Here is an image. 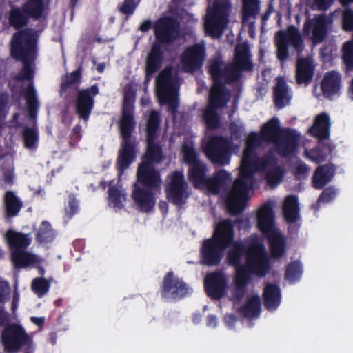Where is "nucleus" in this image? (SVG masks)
I'll list each match as a JSON object with an SVG mask.
<instances>
[{"instance_id": "1", "label": "nucleus", "mask_w": 353, "mask_h": 353, "mask_svg": "<svg viewBox=\"0 0 353 353\" xmlns=\"http://www.w3.org/2000/svg\"><path fill=\"white\" fill-rule=\"evenodd\" d=\"M279 121L274 118L263 125L260 134L254 132L249 134L239 168V177L225 196L226 206L230 214L241 213L245 208L248 190L254 185V172L264 173L268 184L272 187L281 181L283 171L276 165L272 155L258 159L254 152L261 141H265L274 143L278 153L282 156L293 154L296 150L299 135L294 132L285 138L279 139Z\"/></svg>"}, {"instance_id": "2", "label": "nucleus", "mask_w": 353, "mask_h": 353, "mask_svg": "<svg viewBox=\"0 0 353 353\" xmlns=\"http://www.w3.org/2000/svg\"><path fill=\"white\" fill-rule=\"evenodd\" d=\"M234 236L231 221L225 220L219 223L212 237L203 241L201 261L208 265L219 264L224 250L231 245L227 258L229 263L235 268L236 274L228 289V296L232 300H239L244 295L250 274L264 276L269 270V262L265 246L258 235L250 236L243 245L233 242Z\"/></svg>"}, {"instance_id": "3", "label": "nucleus", "mask_w": 353, "mask_h": 353, "mask_svg": "<svg viewBox=\"0 0 353 353\" xmlns=\"http://www.w3.org/2000/svg\"><path fill=\"white\" fill-rule=\"evenodd\" d=\"M158 124V113L152 111L147 122L148 150L138 167L137 182L134 183L132 192L135 205L143 212H148L154 208V194L159 191L161 183L159 173L153 169L154 164L160 162L163 158L161 148L156 143Z\"/></svg>"}, {"instance_id": "4", "label": "nucleus", "mask_w": 353, "mask_h": 353, "mask_svg": "<svg viewBox=\"0 0 353 353\" xmlns=\"http://www.w3.org/2000/svg\"><path fill=\"white\" fill-rule=\"evenodd\" d=\"M249 57L248 46L239 44L236 47L234 63L225 65L219 59L210 61L209 72L214 85L210 94V104L204 112V118L208 128H214L218 123L214 108L225 105L230 100V93L225 90L223 84L236 81L242 70H251L252 65Z\"/></svg>"}, {"instance_id": "5", "label": "nucleus", "mask_w": 353, "mask_h": 353, "mask_svg": "<svg viewBox=\"0 0 353 353\" xmlns=\"http://www.w3.org/2000/svg\"><path fill=\"white\" fill-rule=\"evenodd\" d=\"M37 37L35 31L26 30L14 35L11 46L12 57L21 61L23 68L19 74L10 81V85L14 91H21L25 94L31 116L38 107L36 91L32 82L34 77V61L37 57Z\"/></svg>"}, {"instance_id": "6", "label": "nucleus", "mask_w": 353, "mask_h": 353, "mask_svg": "<svg viewBox=\"0 0 353 353\" xmlns=\"http://www.w3.org/2000/svg\"><path fill=\"white\" fill-rule=\"evenodd\" d=\"M181 153L183 161L190 165L189 179L196 188L206 189L211 194H217L231 182L230 174L224 170H220L212 178H207L205 166L198 159L191 143L184 144Z\"/></svg>"}, {"instance_id": "7", "label": "nucleus", "mask_w": 353, "mask_h": 353, "mask_svg": "<svg viewBox=\"0 0 353 353\" xmlns=\"http://www.w3.org/2000/svg\"><path fill=\"white\" fill-rule=\"evenodd\" d=\"M132 96L133 94H125V104L119 123V131L123 139L117 160V165L120 172L119 176L121 172L128 168L134 161L136 156V146L131 139V134L135 124L132 114Z\"/></svg>"}, {"instance_id": "8", "label": "nucleus", "mask_w": 353, "mask_h": 353, "mask_svg": "<svg viewBox=\"0 0 353 353\" xmlns=\"http://www.w3.org/2000/svg\"><path fill=\"white\" fill-rule=\"evenodd\" d=\"M177 22L168 17L160 19L154 26V32L158 41L153 45L146 59V81L160 68L162 60L159 43H165L174 41L178 36Z\"/></svg>"}, {"instance_id": "9", "label": "nucleus", "mask_w": 353, "mask_h": 353, "mask_svg": "<svg viewBox=\"0 0 353 353\" xmlns=\"http://www.w3.org/2000/svg\"><path fill=\"white\" fill-rule=\"evenodd\" d=\"M257 227L268 237L272 255L280 257L285 251V239L274 225V216L268 205L261 206L257 214Z\"/></svg>"}, {"instance_id": "10", "label": "nucleus", "mask_w": 353, "mask_h": 353, "mask_svg": "<svg viewBox=\"0 0 353 353\" xmlns=\"http://www.w3.org/2000/svg\"><path fill=\"white\" fill-rule=\"evenodd\" d=\"M230 12L229 0H209L204 19L206 34L212 37H220L228 23Z\"/></svg>"}, {"instance_id": "11", "label": "nucleus", "mask_w": 353, "mask_h": 353, "mask_svg": "<svg viewBox=\"0 0 353 353\" xmlns=\"http://www.w3.org/2000/svg\"><path fill=\"white\" fill-rule=\"evenodd\" d=\"M6 239L10 247L12 263L16 268H25L39 261L38 256L25 251L32 241L30 234L10 230L6 234Z\"/></svg>"}, {"instance_id": "12", "label": "nucleus", "mask_w": 353, "mask_h": 353, "mask_svg": "<svg viewBox=\"0 0 353 353\" xmlns=\"http://www.w3.org/2000/svg\"><path fill=\"white\" fill-rule=\"evenodd\" d=\"M179 84L176 71L171 68L163 70L157 78V95L159 103L168 104L171 112H174L177 107Z\"/></svg>"}, {"instance_id": "13", "label": "nucleus", "mask_w": 353, "mask_h": 353, "mask_svg": "<svg viewBox=\"0 0 353 353\" xmlns=\"http://www.w3.org/2000/svg\"><path fill=\"white\" fill-rule=\"evenodd\" d=\"M203 149L208 159L214 163L226 165L230 163V143L221 137H205Z\"/></svg>"}, {"instance_id": "14", "label": "nucleus", "mask_w": 353, "mask_h": 353, "mask_svg": "<svg viewBox=\"0 0 353 353\" xmlns=\"http://www.w3.org/2000/svg\"><path fill=\"white\" fill-rule=\"evenodd\" d=\"M48 0H29L23 8V12L12 8L10 17L12 26L19 28L26 23V15L35 19L41 17L48 6Z\"/></svg>"}, {"instance_id": "15", "label": "nucleus", "mask_w": 353, "mask_h": 353, "mask_svg": "<svg viewBox=\"0 0 353 353\" xmlns=\"http://www.w3.org/2000/svg\"><path fill=\"white\" fill-rule=\"evenodd\" d=\"M30 341V336L19 325L13 324L6 327L1 334V342L8 352H17Z\"/></svg>"}, {"instance_id": "16", "label": "nucleus", "mask_w": 353, "mask_h": 353, "mask_svg": "<svg viewBox=\"0 0 353 353\" xmlns=\"http://www.w3.org/2000/svg\"><path fill=\"white\" fill-rule=\"evenodd\" d=\"M168 198L175 205H180L188 196V185L181 172H175L168 176L165 188Z\"/></svg>"}, {"instance_id": "17", "label": "nucleus", "mask_w": 353, "mask_h": 353, "mask_svg": "<svg viewBox=\"0 0 353 353\" xmlns=\"http://www.w3.org/2000/svg\"><path fill=\"white\" fill-rule=\"evenodd\" d=\"M205 59V48L203 41L194 44L185 49L181 57V68L186 72H192L201 68Z\"/></svg>"}, {"instance_id": "18", "label": "nucleus", "mask_w": 353, "mask_h": 353, "mask_svg": "<svg viewBox=\"0 0 353 353\" xmlns=\"http://www.w3.org/2000/svg\"><path fill=\"white\" fill-rule=\"evenodd\" d=\"M330 21L324 14L316 15L313 18L308 16L304 23L303 33L314 43H319L325 38Z\"/></svg>"}, {"instance_id": "19", "label": "nucleus", "mask_w": 353, "mask_h": 353, "mask_svg": "<svg viewBox=\"0 0 353 353\" xmlns=\"http://www.w3.org/2000/svg\"><path fill=\"white\" fill-rule=\"evenodd\" d=\"M275 43L277 47V56L280 60L287 57L288 44H292L297 50L303 47V40L298 29L291 26L286 32H280L276 34Z\"/></svg>"}, {"instance_id": "20", "label": "nucleus", "mask_w": 353, "mask_h": 353, "mask_svg": "<svg viewBox=\"0 0 353 353\" xmlns=\"http://www.w3.org/2000/svg\"><path fill=\"white\" fill-rule=\"evenodd\" d=\"M192 292L189 288L182 280L174 277L172 272L168 273L163 284V296L165 298L179 299Z\"/></svg>"}, {"instance_id": "21", "label": "nucleus", "mask_w": 353, "mask_h": 353, "mask_svg": "<svg viewBox=\"0 0 353 353\" xmlns=\"http://www.w3.org/2000/svg\"><path fill=\"white\" fill-rule=\"evenodd\" d=\"M99 93L97 86L93 85L79 92L77 99V112L80 118L87 121L94 105V97Z\"/></svg>"}, {"instance_id": "22", "label": "nucleus", "mask_w": 353, "mask_h": 353, "mask_svg": "<svg viewBox=\"0 0 353 353\" xmlns=\"http://www.w3.org/2000/svg\"><path fill=\"white\" fill-rule=\"evenodd\" d=\"M341 77L340 74L336 71H330L327 72L321 81V92L322 93H317V88L314 89V94L320 98L321 94L325 97L330 98L331 97L339 93L341 89Z\"/></svg>"}, {"instance_id": "23", "label": "nucleus", "mask_w": 353, "mask_h": 353, "mask_svg": "<svg viewBox=\"0 0 353 353\" xmlns=\"http://www.w3.org/2000/svg\"><path fill=\"white\" fill-rule=\"evenodd\" d=\"M227 278L222 272H215L206 276L205 290L209 296L219 299L223 296L227 284Z\"/></svg>"}, {"instance_id": "24", "label": "nucleus", "mask_w": 353, "mask_h": 353, "mask_svg": "<svg viewBox=\"0 0 353 353\" xmlns=\"http://www.w3.org/2000/svg\"><path fill=\"white\" fill-rule=\"evenodd\" d=\"M314 66L310 59H299L296 64V79L298 84L307 85L312 79Z\"/></svg>"}, {"instance_id": "25", "label": "nucleus", "mask_w": 353, "mask_h": 353, "mask_svg": "<svg viewBox=\"0 0 353 353\" xmlns=\"http://www.w3.org/2000/svg\"><path fill=\"white\" fill-rule=\"evenodd\" d=\"M330 125L329 116L326 113H321L316 116L310 132L319 139L326 138L329 135Z\"/></svg>"}, {"instance_id": "26", "label": "nucleus", "mask_w": 353, "mask_h": 353, "mask_svg": "<svg viewBox=\"0 0 353 353\" xmlns=\"http://www.w3.org/2000/svg\"><path fill=\"white\" fill-rule=\"evenodd\" d=\"M265 305L269 310H275L281 303V291L275 285L268 284L263 291Z\"/></svg>"}, {"instance_id": "27", "label": "nucleus", "mask_w": 353, "mask_h": 353, "mask_svg": "<svg viewBox=\"0 0 353 353\" xmlns=\"http://www.w3.org/2000/svg\"><path fill=\"white\" fill-rule=\"evenodd\" d=\"M275 103L279 108L288 104L291 99L290 92L281 77L276 79V83L274 88Z\"/></svg>"}, {"instance_id": "28", "label": "nucleus", "mask_w": 353, "mask_h": 353, "mask_svg": "<svg viewBox=\"0 0 353 353\" xmlns=\"http://www.w3.org/2000/svg\"><path fill=\"white\" fill-rule=\"evenodd\" d=\"M334 173V169L332 165L319 166L313 176L314 186L318 189L322 188L331 180Z\"/></svg>"}, {"instance_id": "29", "label": "nucleus", "mask_w": 353, "mask_h": 353, "mask_svg": "<svg viewBox=\"0 0 353 353\" xmlns=\"http://www.w3.org/2000/svg\"><path fill=\"white\" fill-rule=\"evenodd\" d=\"M283 214L285 221L293 223L299 219V206L297 199L293 196H287L283 205Z\"/></svg>"}, {"instance_id": "30", "label": "nucleus", "mask_w": 353, "mask_h": 353, "mask_svg": "<svg viewBox=\"0 0 353 353\" xmlns=\"http://www.w3.org/2000/svg\"><path fill=\"white\" fill-rule=\"evenodd\" d=\"M126 201V193L123 189L111 187L108 191V204L114 211L120 210Z\"/></svg>"}, {"instance_id": "31", "label": "nucleus", "mask_w": 353, "mask_h": 353, "mask_svg": "<svg viewBox=\"0 0 353 353\" xmlns=\"http://www.w3.org/2000/svg\"><path fill=\"white\" fill-rule=\"evenodd\" d=\"M261 311V300L259 296L250 297L241 308V313L248 319L257 318Z\"/></svg>"}, {"instance_id": "32", "label": "nucleus", "mask_w": 353, "mask_h": 353, "mask_svg": "<svg viewBox=\"0 0 353 353\" xmlns=\"http://www.w3.org/2000/svg\"><path fill=\"white\" fill-rule=\"evenodd\" d=\"M4 203L6 213L10 216H16L21 206L22 203L13 192L8 191L4 196Z\"/></svg>"}, {"instance_id": "33", "label": "nucleus", "mask_w": 353, "mask_h": 353, "mask_svg": "<svg viewBox=\"0 0 353 353\" xmlns=\"http://www.w3.org/2000/svg\"><path fill=\"white\" fill-rule=\"evenodd\" d=\"M2 160V172L4 181L7 183H12L14 178L13 154L11 153L3 156Z\"/></svg>"}, {"instance_id": "34", "label": "nucleus", "mask_w": 353, "mask_h": 353, "mask_svg": "<svg viewBox=\"0 0 353 353\" xmlns=\"http://www.w3.org/2000/svg\"><path fill=\"white\" fill-rule=\"evenodd\" d=\"M259 12V0H243L242 19L244 23L250 19L254 18Z\"/></svg>"}, {"instance_id": "35", "label": "nucleus", "mask_w": 353, "mask_h": 353, "mask_svg": "<svg viewBox=\"0 0 353 353\" xmlns=\"http://www.w3.org/2000/svg\"><path fill=\"white\" fill-rule=\"evenodd\" d=\"M10 288L8 283L0 278V327L8 321L6 313L2 310L1 304L8 299Z\"/></svg>"}, {"instance_id": "36", "label": "nucleus", "mask_w": 353, "mask_h": 353, "mask_svg": "<svg viewBox=\"0 0 353 353\" xmlns=\"http://www.w3.org/2000/svg\"><path fill=\"white\" fill-rule=\"evenodd\" d=\"M54 237V234L50 223L47 221H43L39 228L37 240L41 243H48L52 241Z\"/></svg>"}, {"instance_id": "37", "label": "nucleus", "mask_w": 353, "mask_h": 353, "mask_svg": "<svg viewBox=\"0 0 353 353\" xmlns=\"http://www.w3.org/2000/svg\"><path fill=\"white\" fill-rule=\"evenodd\" d=\"M330 150L328 148H316L305 150V157L316 163H320L325 161Z\"/></svg>"}, {"instance_id": "38", "label": "nucleus", "mask_w": 353, "mask_h": 353, "mask_svg": "<svg viewBox=\"0 0 353 353\" xmlns=\"http://www.w3.org/2000/svg\"><path fill=\"white\" fill-rule=\"evenodd\" d=\"M23 142L27 149H35L38 143V135L33 128H26L23 131Z\"/></svg>"}, {"instance_id": "39", "label": "nucleus", "mask_w": 353, "mask_h": 353, "mask_svg": "<svg viewBox=\"0 0 353 353\" xmlns=\"http://www.w3.org/2000/svg\"><path fill=\"white\" fill-rule=\"evenodd\" d=\"M301 273V265L299 262H294L287 268L285 279L290 283H294L300 279Z\"/></svg>"}, {"instance_id": "40", "label": "nucleus", "mask_w": 353, "mask_h": 353, "mask_svg": "<svg viewBox=\"0 0 353 353\" xmlns=\"http://www.w3.org/2000/svg\"><path fill=\"white\" fill-rule=\"evenodd\" d=\"M50 284L45 279L37 278L32 281V290L39 297L42 296L49 290Z\"/></svg>"}, {"instance_id": "41", "label": "nucleus", "mask_w": 353, "mask_h": 353, "mask_svg": "<svg viewBox=\"0 0 353 353\" xmlns=\"http://www.w3.org/2000/svg\"><path fill=\"white\" fill-rule=\"evenodd\" d=\"M333 0H306L307 6L312 10H327Z\"/></svg>"}, {"instance_id": "42", "label": "nucleus", "mask_w": 353, "mask_h": 353, "mask_svg": "<svg viewBox=\"0 0 353 353\" xmlns=\"http://www.w3.org/2000/svg\"><path fill=\"white\" fill-rule=\"evenodd\" d=\"M139 3V0H125L120 8V11L123 14H131Z\"/></svg>"}, {"instance_id": "43", "label": "nucleus", "mask_w": 353, "mask_h": 353, "mask_svg": "<svg viewBox=\"0 0 353 353\" xmlns=\"http://www.w3.org/2000/svg\"><path fill=\"white\" fill-rule=\"evenodd\" d=\"M343 26L346 31L353 30V12L349 9H346L343 13Z\"/></svg>"}, {"instance_id": "44", "label": "nucleus", "mask_w": 353, "mask_h": 353, "mask_svg": "<svg viewBox=\"0 0 353 353\" xmlns=\"http://www.w3.org/2000/svg\"><path fill=\"white\" fill-rule=\"evenodd\" d=\"M336 195V191L333 188H328L325 190L320 196L318 203H327L331 201Z\"/></svg>"}, {"instance_id": "45", "label": "nucleus", "mask_w": 353, "mask_h": 353, "mask_svg": "<svg viewBox=\"0 0 353 353\" xmlns=\"http://www.w3.org/2000/svg\"><path fill=\"white\" fill-rule=\"evenodd\" d=\"M78 202L73 196H70L68 205L65 208V214L68 219H70L78 210Z\"/></svg>"}, {"instance_id": "46", "label": "nucleus", "mask_w": 353, "mask_h": 353, "mask_svg": "<svg viewBox=\"0 0 353 353\" xmlns=\"http://www.w3.org/2000/svg\"><path fill=\"white\" fill-rule=\"evenodd\" d=\"M81 72L80 70H76L72 72L69 76H67L63 80V85L65 84H72L79 81L80 79Z\"/></svg>"}, {"instance_id": "47", "label": "nucleus", "mask_w": 353, "mask_h": 353, "mask_svg": "<svg viewBox=\"0 0 353 353\" xmlns=\"http://www.w3.org/2000/svg\"><path fill=\"white\" fill-rule=\"evenodd\" d=\"M309 167L303 163L298 164L295 168V174L299 177L305 176L308 174Z\"/></svg>"}, {"instance_id": "48", "label": "nucleus", "mask_w": 353, "mask_h": 353, "mask_svg": "<svg viewBox=\"0 0 353 353\" xmlns=\"http://www.w3.org/2000/svg\"><path fill=\"white\" fill-rule=\"evenodd\" d=\"M236 321V318L233 314H227L224 317V323L229 329H232Z\"/></svg>"}, {"instance_id": "49", "label": "nucleus", "mask_w": 353, "mask_h": 353, "mask_svg": "<svg viewBox=\"0 0 353 353\" xmlns=\"http://www.w3.org/2000/svg\"><path fill=\"white\" fill-rule=\"evenodd\" d=\"M218 324L217 319L214 316H210L207 321V326L211 328H214Z\"/></svg>"}, {"instance_id": "50", "label": "nucleus", "mask_w": 353, "mask_h": 353, "mask_svg": "<svg viewBox=\"0 0 353 353\" xmlns=\"http://www.w3.org/2000/svg\"><path fill=\"white\" fill-rule=\"evenodd\" d=\"M30 321L32 323H34V325H37V326H42L44 323V321H45V318L44 317H35V316H32L30 318Z\"/></svg>"}, {"instance_id": "51", "label": "nucleus", "mask_w": 353, "mask_h": 353, "mask_svg": "<svg viewBox=\"0 0 353 353\" xmlns=\"http://www.w3.org/2000/svg\"><path fill=\"white\" fill-rule=\"evenodd\" d=\"M19 295L17 292H15L14 294V296H13L12 303V309L14 312L17 310L18 305H19Z\"/></svg>"}, {"instance_id": "52", "label": "nucleus", "mask_w": 353, "mask_h": 353, "mask_svg": "<svg viewBox=\"0 0 353 353\" xmlns=\"http://www.w3.org/2000/svg\"><path fill=\"white\" fill-rule=\"evenodd\" d=\"M150 27L151 22L150 21H145L141 23L139 28L142 32H145L148 30L150 28Z\"/></svg>"}, {"instance_id": "53", "label": "nucleus", "mask_w": 353, "mask_h": 353, "mask_svg": "<svg viewBox=\"0 0 353 353\" xmlns=\"http://www.w3.org/2000/svg\"><path fill=\"white\" fill-rule=\"evenodd\" d=\"M341 3L344 6H349L353 3V0H341Z\"/></svg>"}, {"instance_id": "54", "label": "nucleus", "mask_w": 353, "mask_h": 353, "mask_svg": "<svg viewBox=\"0 0 353 353\" xmlns=\"http://www.w3.org/2000/svg\"><path fill=\"white\" fill-rule=\"evenodd\" d=\"M50 342H51L52 344H54V343H55V342H56V335H55V334L52 333V334L50 335Z\"/></svg>"}, {"instance_id": "55", "label": "nucleus", "mask_w": 353, "mask_h": 353, "mask_svg": "<svg viewBox=\"0 0 353 353\" xmlns=\"http://www.w3.org/2000/svg\"><path fill=\"white\" fill-rule=\"evenodd\" d=\"M350 97L353 100V79L352 80L351 85L350 87Z\"/></svg>"}, {"instance_id": "56", "label": "nucleus", "mask_w": 353, "mask_h": 353, "mask_svg": "<svg viewBox=\"0 0 353 353\" xmlns=\"http://www.w3.org/2000/svg\"><path fill=\"white\" fill-rule=\"evenodd\" d=\"M104 68H105V65L104 64H99L98 66H97V70L99 72H103V70H104Z\"/></svg>"}, {"instance_id": "57", "label": "nucleus", "mask_w": 353, "mask_h": 353, "mask_svg": "<svg viewBox=\"0 0 353 353\" xmlns=\"http://www.w3.org/2000/svg\"><path fill=\"white\" fill-rule=\"evenodd\" d=\"M200 319H201V317H200V316H197V315H194V321L195 323H198V322L200 321Z\"/></svg>"}, {"instance_id": "58", "label": "nucleus", "mask_w": 353, "mask_h": 353, "mask_svg": "<svg viewBox=\"0 0 353 353\" xmlns=\"http://www.w3.org/2000/svg\"><path fill=\"white\" fill-rule=\"evenodd\" d=\"M74 3H76L77 0H72Z\"/></svg>"}]
</instances>
